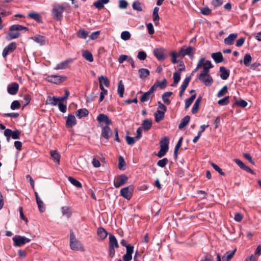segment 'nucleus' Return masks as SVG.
<instances>
[{"mask_svg": "<svg viewBox=\"0 0 261 261\" xmlns=\"http://www.w3.org/2000/svg\"><path fill=\"white\" fill-rule=\"evenodd\" d=\"M20 134V132L18 130L13 131L9 128H7L4 131V135L6 137L8 142L10 141L11 137L13 139H19Z\"/></svg>", "mask_w": 261, "mask_h": 261, "instance_id": "obj_7", "label": "nucleus"}, {"mask_svg": "<svg viewBox=\"0 0 261 261\" xmlns=\"http://www.w3.org/2000/svg\"><path fill=\"white\" fill-rule=\"evenodd\" d=\"M154 115L155 122H159L164 118L165 112L160 110H158L155 112Z\"/></svg>", "mask_w": 261, "mask_h": 261, "instance_id": "obj_32", "label": "nucleus"}, {"mask_svg": "<svg viewBox=\"0 0 261 261\" xmlns=\"http://www.w3.org/2000/svg\"><path fill=\"white\" fill-rule=\"evenodd\" d=\"M236 250L227 251L222 256L223 261H229L233 256Z\"/></svg>", "mask_w": 261, "mask_h": 261, "instance_id": "obj_29", "label": "nucleus"}, {"mask_svg": "<svg viewBox=\"0 0 261 261\" xmlns=\"http://www.w3.org/2000/svg\"><path fill=\"white\" fill-rule=\"evenodd\" d=\"M61 211L63 215L66 216L67 218H69L73 211L71 207L69 206H63L61 208Z\"/></svg>", "mask_w": 261, "mask_h": 261, "instance_id": "obj_31", "label": "nucleus"}, {"mask_svg": "<svg viewBox=\"0 0 261 261\" xmlns=\"http://www.w3.org/2000/svg\"><path fill=\"white\" fill-rule=\"evenodd\" d=\"M211 165L214 168V169L216 171H217L220 174H221V175H225V173L224 172H223L222 170L218 165H217L216 164H215L213 163H211Z\"/></svg>", "mask_w": 261, "mask_h": 261, "instance_id": "obj_60", "label": "nucleus"}, {"mask_svg": "<svg viewBox=\"0 0 261 261\" xmlns=\"http://www.w3.org/2000/svg\"><path fill=\"white\" fill-rule=\"evenodd\" d=\"M67 79L66 76L60 75H48L46 77V80L49 82L53 83L56 84H60Z\"/></svg>", "mask_w": 261, "mask_h": 261, "instance_id": "obj_9", "label": "nucleus"}, {"mask_svg": "<svg viewBox=\"0 0 261 261\" xmlns=\"http://www.w3.org/2000/svg\"><path fill=\"white\" fill-rule=\"evenodd\" d=\"M153 95H152L148 91L144 92L142 96L140 98V101L142 102H144L148 101L149 99H151L153 97Z\"/></svg>", "mask_w": 261, "mask_h": 261, "instance_id": "obj_34", "label": "nucleus"}, {"mask_svg": "<svg viewBox=\"0 0 261 261\" xmlns=\"http://www.w3.org/2000/svg\"><path fill=\"white\" fill-rule=\"evenodd\" d=\"M139 76L140 79H144L150 74V71L146 68H141L138 70Z\"/></svg>", "mask_w": 261, "mask_h": 261, "instance_id": "obj_26", "label": "nucleus"}, {"mask_svg": "<svg viewBox=\"0 0 261 261\" xmlns=\"http://www.w3.org/2000/svg\"><path fill=\"white\" fill-rule=\"evenodd\" d=\"M109 2V0H98L93 3V6L98 10H100L104 7V4H107Z\"/></svg>", "mask_w": 261, "mask_h": 261, "instance_id": "obj_27", "label": "nucleus"}, {"mask_svg": "<svg viewBox=\"0 0 261 261\" xmlns=\"http://www.w3.org/2000/svg\"><path fill=\"white\" fill-rule=\"evenodd\" d=\"M32 39L40 45H43L45 43V38L43 36L38 35L32 37Z\"/></svg>", "mask_w": 261, "mask_h": 261, "instance_id": "obj_28", "label": "nucleus"}, {"mask_svg": "<svg viewBox=\"0 0 261 261\" xmlns=\"http://www.w3.org/2000/svg\"><path fill=\"white\" fill-rule=\"evenodd\" d=\"M190 80H191V76H187L185 79V80L184 81V82L182 83V84L181 86V89H180V91H181V92H185V91L186 90L187 86L189 85V82H190Z\"/></svg>", "mask_w": 261, "mask_h": 261, "instance_id": "obj_42", "label": "nucleus"}, {"mask_svg": "<svg viewBox=\"0 0 261 261\" xmlns=\"http://www.w3.org/2000/svg\"><path fill=\"white\" fill-rule=\"evenodd\" d=\"M120 36H121V38L122 40H123L124 41H126V40H129L130 38L131 35L128 31H125L122 32L121 33Z\"/></svg>", "mask_w": 261, "mask_h": 261, "instance_id": "obj_55", "label": "nucleus"}, {"mask_svg": "<svg viewBox=\"0 0 261 261\" xmlns=\"http://www.w3.org/2000/svg\"><path fill=\"white\" fill-rule=\"evenodd\" d=\"M165 49L163 48H155L153 50V54L159 61H164L166 57L165 56Z\"/></svg>", "mask_w": 261, "mask_h": 261, "instance_id": "obj_12", "label": "nucleus"}, {"mask_svg": "<svg viewBox=\"0 0 261 261\" xmlns=\"http://www.w3.org/2000/svg\"><path fill=\"white\" fill-rule=\"evenodd\" d=\"M168 162L167 158H164L157 162V165L160 167H165Z\"/></svg>", "mask_w": 261, "mask_h": 261, "instance_id": "obj_58", "label": "nucleus"}, {"mask_svg": "<svg viewBox=\"0 0 261 261\" xmlns=\"http://www.w3.org/2000/svg\"><path fill=\"white\" fill-rule=\"evenodd\" d=\"M196 94H194L191 96L190 98L186 100L185 102V109H187L189 108L190 105L192 103L194 100L195 99Z\"/></svg>", "mask_w": 261, "mask_h": 261, "instance_id": "obj_51", "label": "nucleus"}, {"mask_svg": "<svg viewBox=\"0 0 261 261\" xmlns=\"http://www.w3.org/2000/svg\"><path fill=\"white\" fill-rule=\"evenodd\" d=\"M229 98L228 96H225L222 99L218 100V103L220 106H225L229 103Z\"/></svg>", "mask_w": 261, "mask_h": 261, "instance_id": "obj_56", "label": "nucleus"}, {"mask_svg": "<svg viewBox=\"0 0 261 261\" xmlns=\"http://www.w3.org/2000/svg\"><path fill=\"white\" fill-rule=\"evenodd\" d=\"M73 60L71 58L67 59V60L59 63L57 65L54 67L55 70L65 69L68 67L69 65L72 63Z\"/></svg>", "mask_w": 261, "mask_h": 261, "instance_id": "obj_13", "label": "nucleus"}, {"mask_svg": "<svg viewBox=\"0 0 261 261\" xmlns=\"http://www.w3.org/2000/svg\"><path fill=\"white\" fill-rule=\"evenodd\" d=\"M173 94L172 92H166L163 93L162 95V100L164 103H167V105L169 104L170 101L169 99V97Z\"/></svg>", "mask_w": 261, "mask_h": 261, "instance_id": "obj_48", "label": "nucleus"}, {"mask_svg": "<svg viewBox=\"0 0 261 261\" xmlns=\"http://www.w3.org/2000/svg\"><path fill=\"white\" fill-rule=\"evenodd\" d=\"M97 120L99 123L104 122L107 126L112 124V121L109 119L107 115L103 114H100L98 115Z\"/></svg>", "mask_w": 261, "mask_h": 261, "instance_id": "obj_17", "label": "nucleus"}, {"mask_svg": "<svg viewBox=\"0 0 261 261\" xmlns=\"http://www.w3.org/2000/svg\"><path fill=\"white\" fill-rule=\"evenodd\" d=\"M12 239L14 241V246L17 247H20L31 241L30 239L21 236H15Z\"/></svg>", "mask_w": 261, "mask_h": 261, "instance_id": "obj_5", "label": "nucleus"}, {"mask_svg": "<svg viewBox=\"0 0 261 261\" xmlns=\"http://www.w3.org/2000/svg\"><path fill=\"white\" fill-rule=\"evenodd\" d=\"M109 247H113L116 248H118L119 247V245L117 240L114 235L110 234L109 235Z\"/></svg>", "mask_w": 261, "mask_h": 261, "instance_id": "obj_21", "label": "nucleus"}, {"mask_svg": "<svg viewBox=\"0 0 261 261\" xmlns=\"http://www.w3.org/2000/svg\"><path fill=\"white\" fill-rule=\"evenodd\" d=\"M190 80H191V76H187L185 79V80L184 81V82L182 83V84L181 86V89H180V91H181V92H185V91L186 90L187 86L189 85V82H190Z\"/></svg>", "mask_w": 261, "mask_h": 261, "instance_id": "obj_45", "label": "nucleus"}, {"mask_svg": "<svg viewBox=\"0 0 261 261\" xmlns=\"http://www.w3.org/2000/svg\"><path fill=\"white\" fill-rule=\"evenodd\" d=\"M168 149L164 147H160V150L157 154V156L159 158H162L165 155L166 152L168 151Z\"/></svg>", "mask_w": 261, "mask_h": 261, "instance_id": "obj_59", "label": "nucleus"}, {"mask_svg": "<svg viewBox=\"0 0 261 261\" xmlns=\"http://www.w3.org/2000/svg\"><path fill=\"white\" fill-rule=\"evenodd\" d=\"M169 139L167 137L162 138L160 141V147L169 149Z\"/></svg>", "mask_w": 261, "mask_h": 261, "instance_id": "obj_36", "label": "nucleus"}, {"mask_svg": "<svg viewBox=\"0 0 261 261\" xmlns=\"http://www.w3.org/2000/svg\"><path fill=\"white\" fill-rule=\"evenodd\" d=\"M28 17L36 20L38 22H41L42 21V18L40 15L36 12L30 13L28 14Z\"/></svg>", "mask_w": 261, "mask_h": 261, "instance_id": "obj_39", "label": "nucleus"}, {"mask_svg": "<svg viewBox=\"0 0 261 261\" xmlns=\"http://www.w3.org/2000/svg\"><path fill=\"white\" fill-rule=\"evenodd\" d=\"M76 124L75 116L72 114H69L66 121V126L67 128H71Z\"/></svg>", "mask_w": 261, "mask_h": 261, "instance_id": "obj_15", "label": "nucleus"}, {"mask_svg": "<svg viewBox=\"0 0 261 261\" xmlns=\"http://www.w3.org/2000/svg\"><path fill=\"white\" fill-rule=\"evenodd\" d=\"M190 80H191V76H187L185 79V80L184 81V82L182 83V84L181 86V89H180V91H181V92H185V91L186 90L187 86L189 85V82H190Z\"/></svg>", "mask_w": 261, "mask_h": 261, "instance_id": "obj_44", "label": "nucleus"}, {"mask_svg": "<svg viewBox=\"0 0 261 261\" xmlns=\"http://www.w3.org/2000/svg\"><path fill=\"white\" fill-rule=\"evenodd\" d=\"M59 102V98L57 96H49L46 100V103L51 106H56Z\"/></svg>", "mask_w": 261, "mask_h": 261, "instance_id": "obj_25", "label": "nucleus"}, {"mask_svg": "<svg viewBox=\"0 0 261 261\" xmlns=\"http://www.w3.org/2000/svg\"><path fill=\"white\" fill-rule=\"evenodd\" d=\"M89 114V111L86 109H80L78 110L75 115L79 118H82V117H86Z\"/></svg>", "mask_w": 261, "mask_h": 261, "instance_id": "obj_24", "label": "nucleus"}, {"mask_svg": "<svg viewBox=\"0 0 261 261\" xmlns=\"http://www.w3.org/2000/svg\"><path fill=\"white\" fill-rule=\"evenodd\" d=\"M17 44L15 42H13L6 46L2 53V56L4 58H6L9 54L13 53L16 48Z\"/></svg>", "mask_w": 261, "mask_h": 261, "instance_id": "obj_11", "label": "nucleus"}, {"mask_svg": "<svg viewBox=\"0 0 261 261\" xmlns=\"http://www.w3.org/2000/svg\"><path fill=\"white\" fill-rule=\"evenodd\" d=\"M190 80H191V76H187L185 79V80L184 81V82L182 83V84L181 86V89H180V91H181V92H185V91L186 90L187 86L189 85V82H190Z\"/></svg>", "mask_w": 261, "mask_h": 261, "instance_id": "obj_43", "label": "nucleus"}, {"mask_svg": "<svg viewBox=\"0 0 261 261\" xmlns=\"http://www.w3.org/2000/svg\"><path fill=\"white\" fill-rule=\"evenodd\" d=\"M112 130L109 126H105L102 127L101 136L106 139H109L111 135Z\"/></svg>", "mask_w": 261, "mask_h": 261, "instance_id": "obj_19", "label": "nucleus"}, {"mask_svg": "<svg viewBox=\"0 0 261 261\" xmlns=\"http://www.w3.org/2000/svg\"><path fill=\"white\" fill-rule=\"evenodd\" d=\"M58 108L60 111L64 113L66 112L67 107L66 105H64L62 102L60 101L58 103Z\"/></svg>", "mask_w": 261, "mask_h": 261, "instance_id": "obj_63", "label": "nucleus"}, {"mask_svg": "<svg viewBox=\"0 0 261 261\" xmlns=\"http://www.w3.org/2000/svg\"><path fill=\"white\" fill-rule=\"evenodd\" d=\"M142 126L145 130H148L152 126V121L148 119L144 120L142 122Z\"/></svg>", "mask_w": 261, "mask_h": 261, "instance_id": "obj_33", "label": "nucleus"}, {"mask_svg": "<svg viewBox=\"0 0 261 261\" xmlns=\"http://www.w3.org/2000/svg\"><path fill=\"white\" fill-rule=\"evenodd\" d=\"M22 30H24L26 32L28 30V29L19 24L12 25L9 29L7 37L8 39L12 40L18 38L20 36L19 31Z\"/></svg>", "mask_w": 261, "mask_h": 261, "instance_id": "obj_1", "label": "nucleus"}, {"mask_svg": "<svg viewBox=\"0 0 261 261\" xmlns=\"http://www.w3.org/2000/svg\"><path fill=\"white\" fill-rule=\"evenodd\" d=\"M203 70L201 73L198 75V79L202 80V77H204L207 73L210 72V69L213 67V66L210 61L207 60L205 62H203Z\"/></svg>", "mask_w": 261, "mask_h": 261, "instance_id": "obj_8", "label": "nucleus"}, {"mask_svg": "<svg viewBox=\"0 0 261 261\" xmlns=\"http://www.w3.org/2000/svg\"><path fill=\"white\" fill-rule=\"evenodd\" d=\"M252 61V57L250 54H247L245 55L243 61H241V62H243L244 64L246 66H249Z\"/></svg>", "mask_w": 261, "mask_h": 261, "instance_id": "obj_49", "label": "nucleus"}, {"mask_svg": "<svg viewBox=\"0 0 261 261\" xmlns=\"http://www.w3.org/2000/svg\"><path fill=\"white\" fill-rule=\"evenodd\" d=\"M50 153L54 162H57L59 164L60 163L61 158L60 154L56 150L50 151Z\"/></svg>", "mask_w": 261, "mask_h": 261, "instance_id": "obj_35", "label": "nucleus"}, {"mask_svg": "<svg viewBox=\"0 0 261 261\" xmlns=\"http://www.w3.org/2000/svg\"><path fill=\"white\" fill-rule=\"evenodd\" d=\"M194 50V48L192 46H188L186 48L185 46H182L178 52V55L181 57H184L185 56L188 55L190 57L192 58Z\"/></svg>", "mask_w": 261, "mask_h": 261, "instance_id": "obj_6", "label": "nucleus"}, {"mask_svg": "<svg viewBox=\"0 0 261 261\" xmlns=\"http://www.w3.org/2000/svg\"><path fill=\"white\" fill-rule=\"evenodd\" d=\"M146 57H147L146 54L144 51H139L138 55H137V58L139 60H142V61L145 60V59L146 58Z\"/></svg>", "mask_w": 261, "mask_h": 261, "instance_id": "obj_64", "label": "nucleus"}, {"mask_svg": "<svg viewBox=\"0 0 261 261\" xmlns=\"http://www.w3.org/2000/svg\"><path fill=\"white\" fill-rule=\"evenodd\" d=\"M89 35V32L84 29H80L77 33V36L79 38L85 39Z\"/></svg>", "mask_w": 261, "mask_h": 261, "instance_id": "obj_41", "label": "nucleus"}, {"mask_svg": "<svg viewBox=\"0 0 261 261\" xmlns=\"http://www.w3.org/2000/svg\"><path fill=\"white\" fill-rule=\"evenodd\" d=\"M220 77L223 80H227L229 76V70L223 66L220 67Z\"/></svg>", "mask_w": 261, "mask_h": 261, "instance_id": "obj_20", "label": "nucleus"}, {"mask_svg": "<svg viewBox=\"0 0 261 261\" xmlns=\"http://www.w3.org/2000/svg\"><path fill=\"white\" fill-rule=\"evenodd\" d=\"M173 79H174V82H173V83L172 84V86H174L177 85L178 84V83L179 82V81H180V72H175L173 73Z\"/></svg>", "mask_w": 261, "mask_h": 261, "instance_id": "obj_53", "label": "nucleus"}, {"mask_svg": "<svg viewBox=\"0 0 261 261\" xmlns=\"http://www.w3.org/2000/svg\"><path fill=\"white\" fill-rule=\"evenodd\" d=\"M117 92L119 96L123 97L124 92V86L122 80L120 81L118 83Z\"/></svg>", "mask_w": 261, "mask_h": 261, "instance_id": "obj_38", "label": "nucleus"}, {"mask_svg": "<svg viewBox=\"0 0 261 261\" xmlns=\"http://www.w3.org/2000/svg\"><path fill=\"white\" fill-rule=\"evenodd\" d=\"M64 10V8L60 5H56L54 6L52 15L53 18L57 20H60L63 18L62 13Z\"/></svg>", "mask_w": 261, "mask_h": 261, "instance_id": "obj_3", "label": "nucleus"}, {"mask_svg": "<svg viewBox=\"0 0 261 261\" xmlns=\"http://www.w3.org/2000/svg\"><path fill=\"white\" fill-rule=\"evenodd\" d=\"M205 61V58H201L200 60L199 61L197 65V67L191 73V74L193 75L194 73H195L197 70L200 68L202 64H203V62Z\"/></svg>", "mask_w": 261, "mask_h": 261, "instance_id": "obj_61", "label": "nucleus"}, {"mask_svg": "<svg viewBox=\"0 0 261 261\" xmlns=\"http://www.w3.org/2000/svg\"><path fill=\"white\" fill-rule=\"evenodd\" d=\"M190 80H191V76H187L185 79V80L184 81V82L182 83V84L181 86V89H180V91H181V92H185V91L186 90L187 86L189 85V82H190Z\"/></svg>", "mask_w": 261, "mask_h": 261, "instance_id": "obj_46", "label": "nucleus"}, {"mask_svg": "<svg viewBox=\"0 0 261 261\" xmlns=\"http://www.w3.org/2000/svg\"><path fill=\"white\" fill-rule=\"evenodd\" d=\"M97 234L101 239H105L107 237L108 233L104 228L100 227L97 229Z\"/></svg>", "mask_w": 261, "mask_h": 261, "instance_id": "obj_47", "label": "nucleus"}, {"mask_svg": "<svg viewBox=\"0 0 261 261\" xmlns=\"http://www.w3.org/2000/svg\"><path fill=\"white\" fill-rule=\"evenodd\" d=\"M247 102L243 99H241L239 101H236L233 105L232 107H234L236 106H240L242 108H245L247 106Z\"/></svg>", "mask_w": 261, "mask_h": 261, "instance_id": "obj_54", "label": "nucleus"}, {"mask_svg": "<svg viewBox=\"0 0 261 261\" xmlns=\"http://www.w3.org/2000/svg\"><path fill=\"white\" fill-rule=\"evenodd\" d=\"M128 179V177L124 174L115 176L114 180V186L116 188H118L126 183Z\"/></svg>", "mask_w": 261, "mask_h": 261, "instance_id": "obj_4", "label": "nucleus"}, {"mask_svg": "<svg viewBox=\"0 0 261 261\" xmlns=\"http://www.w3.org/2000/svg\"><path fill=\"white\" fill-rule=\"evenodd\" d=\"M18 89H19L18 84L16 82H14V83L10 84L8 86L7 91H8V92L10 94L15 95L17 93V92L18 91Z\"/></svg>", "mask_w": 261, "mask_h": 261, "instance_id": "obj_14", "label": "nucleus"}, {"mask_svg": "<svg viewBox=\"0 0 261 261\" xmlns=\"http://www.w3.org/2000/svg\"><path fill=\"white\" fill-rule=\"evenodd\" d=\"M98 80L99 82V87H100V85H102V86L105 85L107 87L109 86L110 81L108 77L103 75H101L98 77Z\"/></svg>", "mask_w": 261, "mask_h": 261, "instance_id": "obj_30", "label": "nucleus"}, {"mask_svg": "<svg viewBox=\"0 0 261 261\" xmlns=\"http://www.w3.org/2000/svg\"><path fill=\"white\" fill-rule=\"evenodd\" d=\"M238 37V34L237 33H232L229 35V36L226 37L224 40V43L227 45H231L234 43V41Z\"/></svg>", "mask_w": 261, "mask_h": 261, "instance_id": "obj_16", "label": "nucleus"}, {"mask_svg": "<svg viewBox=\"0 0 261 261\" xmlns=\"http://www.w3.org/2000/svg\"><path fill=\"white\" fill-rule=\"evenodd\" d=\"M133 190L134 188L131 186L123 188L120 190V195L124 198L129 200L132 197Z\"/></svg>", "mask_w": 261, "mask_h": 261, "instance_id": "obj_10", "label": "nucleus"}, {"mask_svg": "<svg viewBox=\"0 0 261 261\" xmlns=\"http://www.w3.org/2000/svg\"><path fill=\"white\" fill-rule=\"evenodd\" d=\"M133 9L137 11L141 12L143 10L142 4L139 1H135L132 5Z\"/></svg>", "mask_w": 261, "mask_h": 261, "instance_id": "obj_50", "label": "nucleus"}, {"mask_svg": "<svg viewBox=\"0 0 261 261\" xmlns=\"http://www.w3.org/2000/svg\"><path fill=\"white\" fill-rule=\"evenodd\" d=\"M155 83V84H157V87H160V89H164L167 86V80L166 79H164V80L161 82H157Z\"/></svg>", "mask_w": 261, "mask_h": 261, "instance_id": "obj_57", "label": "nucleus"}, {"mask_svg": "<svg viewBox=\"0 0 261 261\" xmlns=\"http://www.w3.org/2000/svg\"><path fill=\"white\" fill-rule=\"evenodd\" d=\"M190 120V117L187 115L181 120L180 123L178 125L179 129H182L185 127L189 122Z\"/></svg>", "mask_w": 261, "mask_h": 261, "instance_id": "obj_37", "label": "nucleus"}, {"mask_svg": "<svg viewBox=\"0 0 261 261\" xmlns=\"http://www.w3.org/2000/svg\"><path fill=\"white\" fill-rule=\"evenodd\" d=\"M70 247L71 250L74 251H84V248L81 243L76 239L73 232H70Z\"/></svg>", "mask_w": 261, "mask_h": 261, "instance_id": "obj_2", "label": "nucleus"}, {"mask_svg": "<svg viewBox=\"0 0 261 261\" xmlns=\"http://www.w3.org/2000/svg\"><path fill=\"white\" fill-rule=\"evenodd\" d=\"M199 80L203 83L206 86H210L213 83V79L212 77L207 73L206 75L202 77V80L199 79Z\"/></svg>", "mask_w": 261, "mask_h": 261, "instance_id": "obj_18", "label": "nucleus"}, {"mask_svg": "<svg viewBox=\"0 0 261 261\" xmlns=\"http://www.w3.org/2000/svg\"><path fill=\"white\" fill-rule=\"evenodd\" d=\"M212 57L216 63H221L223 61V57L221 52L213 53Z\"/></svg>", "mask_w": 261, "mask_h": 261, "instance_id": "obj_23", "label": "nucleus"}, {"mask_svg": "<svg viewBox=\"0 0 261 261\" xmlns=\"http://www.w3.org/2000/svg\"><path fill=\"white\" fill-rule=\"evenodd\" d=\"M227 92V86H224L218 93L217 96L218 97H222L223 95H224Z\"/></svg>", "mask_w": 261, "mask_h": 261, "instance_id": "obj_62", "label": "nucleus"}, {"mask_svg": "<svg viewBox=\"0 0 261 261\" xmlns=\"http://www.w3.org/2000/svg\"><path fill=\"white\" fill-rule=\"evenodd\" d=\"M83 56L89 62H92L93 61V57L92 54L87 50L83 51Z\"/></svg>", "mask_w": 261, "mask_h": 261, "instance_id": "obj_40", "label": "nucleus"}, {"mask_svg": "<svg viewBox=\"0 0 261 261\" xmlns=\"http://www.w3.org/2000/svg\"><path fill=\"white\" fill-rule=\"evenodd\" d=\"M68 180L75 187H77V188H81L82 187V184L78 180H77L76 179H75V178H74L73 177H71V176H69L68 177Z\"/></svg>", "mask_w": 261, "mask_h": 261, "instance_id": "obj_52", "label": "nucleus"}, {"mask_svg": "<svg viewBox=\"0 0 261 261\" xmlns=\"http://www.w3.org/2000/svg\"><path fill=\"white\" fill-rule=\"evenodd\" d=\"M35 195L36 199V202L38 206L39 210L40 212L42 213L45 211V209L43 205V202L39 198L38 194L37 192H35Z\"/></svg>", "mask_w": 261, "mask_h": 261, "instance_id": "obj_22", "label": "nucleus"}]
</instances>
